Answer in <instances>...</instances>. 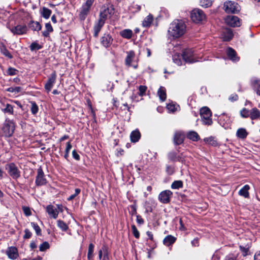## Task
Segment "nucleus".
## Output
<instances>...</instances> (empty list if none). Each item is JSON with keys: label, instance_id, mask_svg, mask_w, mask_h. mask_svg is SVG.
<instances>
[{"label": "nucleus", "instance_id": "nucleus-13", "mask_svg": "<svg viewBox=\"0 0 260 260\" xmlns=\"http://www.w3.org/2000/svg\"><path fill=\"white\" fill-rule=\"evenodd\" d=\"M11 31L16 35H22L26 34L27 27L25 25H17L10 29Z\"/></svg>", "mask_w": 260, "mask_h": 260}, {"label": "nucleus", "instance_id": "nucleus-45", "mask_svg": "<svg viewBox=\"0 0 260 260\" xmlns=\"http://www.w3.org/2000/svg\"><path fill=\"white\" fill-rule=\"evenodd\" d=\"M222 120L225 121V123L228 124V123L230 121V118L229 116L225 115L224 114H222L219 116V121L220 122V124H223V126H225V123H222Z\"/></svg>", "mask_w": 260, "mask_h": 260}, {"label": "nucleus", "instance_id": "nucleus-2", "mask_svg": "<svg viewBox=\"0 0 260 260\" xmlns=\"http://www.w3.org/2000/svg\"><path fill=\"white\" fill-rule=\"evenodd\" d=\"M200 114L204 124L210 125L212 124L213 122L211 118L212 113L209 108L207 107L202 108L200 110Z\"/></svg>", "mask_w": 260, "mask_h": 260}, {"label": "nucleus", "instance_id": "nucleus-21", "mask_svg": "<svg viewBox=\"0 0 260 260\" xmlns=\"http://www.w3.org/2000/svg\"><path fill=\"white\" fill-rule=\"evenodd\" d=\"M127 56L125 59V63L128 66L130 67L132 66V62L135 56V52L133 50L128 51L126 52Z\"/></svg>", "mask_w": 260, "mask_h": 260}, {"label": "nucleus", "instance_id": "nucleus-56", "mask_svg": "<svg viewBox=\"0 0 260 260\" xmlns=\"http://www.w3.org/2000/svg\"><path fill=\"white\" fill-rule=\"evenodd\" d=\"M24 235L23 236L24 239H29L32 235L31 232L27 229L24 230Z\"/></svg>", "mask_w": 260, "mask_h": 260}, {"label": "nucleus", "instance_id": "nucleus-25", "mask_svg": "<svg viewBox=\"0 0 260 260\" xmlns=\"http://www.w3.org/2000/svg\"><path fill=\"white\" fill-rule=\"evenodd\" d=\"M176 240V238L171 235L167 236L163 240V243L166 246H170L174 244Z\"/></svg>", "mask_w": 260, "mask_h": 260}, {"label": "nucleus", "instance_id": "nucleus-55", "mask_svg": "<svg viewBox=\"0 0 260 260\" xmlns=\"http://www.w3.org/2000/svg\"><path fill=\"white\" fill-rule=\"evenodd\" d=\"M240 249L242 252V254L244 256H245L248 255V253L249 251L248 247H245L242 246H239Z\"/></svg>", "mask_w": 260, "mask_h": 260}, {"label": "nucleus", "instance_id": "nucleus-37", "mask_svg": "<svg viewBox=\"0 0 260 260\" xmlns=\"http://www.w3.org/2000/svg\"><path fill=\"white\" fill-rule=\"evenodd\" d=\"M0 50L1 53L5 55L6 57H7L10 59L13 58V56L11 54L10 52L8 51V50L7 49V48L4 45L2 44L0 46Z\"/></svg>", "mask_w": 260, "mask_h": 260}, {"label": "nucleus", "instance_id": "nucleus-47", "mask_svg": "<svg viewBox=\"0 0 260 260\" xmlns=\"http://www.w3.org/2000/svg\"><path fill=\"white\" fill-rule=\"evenodd\" d=\"M212 1L211 0H200V5L205 8H208L212 5Z\"/></svg>", "mask_w": 260, "mask_h": 260}, {"label": "nucleus", "instance_id": "nucleus-43", "mask_svg": "<svg viewBox=\"0 0 260 260\" xmlns=\"http://www.w3.org/2000/svg\"><path fill=\"white\" fill-rule=\"evenodd\" d=\"M30 111L33 115H36L38 112V106L35 102H31Z\"/></svg>", "mask_w": 260, "mask_h": 260}, {"label": "nucleus", "instance_id": "nucleus-27", "mask_svg": "<svg viewBox=\"0 0 260 260\" xmlns=\"http://www.w3.org/2000/svg\"><path fill=\"white\" fill-rule=\"evenodd\" d=\"M141 138V134L138 129L132 132L130 135L131 140L133 143L137 142Z\"/></svg>", "mask_w": 260, "mask_h": 260}, {"label": "nucleus", "instance_id": "nucleus-8", "mask_svg": "<svg viewBox=\"0 0 260 260\" xmlns=\"http://www.w3.org/2000/svg\"><path fill=\"white\" fill-rule=\"evenodd\" d=\"M114 13V9L113 7H105L102 8L100 14V19L105 21L107 19L111 18Z\"/></svg>", "mask_w": 260, "mask_h": 260}, {"label": "nucleus", "instance_id": "nucleus-39", "mask_svg": "<svg viewBox=\"0 0 260 260\" xmlns=\"http://www.w3.org/2000/svg\"><path fill=\"white\" fill-rule=\"evenodd\" d=\"M183 187V182L181 180H177L174 181L172 185L171 188L172 189H179L180 188H182Z\"/></svg>", "mask_w": 260, "mask_h": 260}, {"label": "nucleus", "instance_id": "nucleus-20", "mask_svg": "<svg viewBox=\"0 0 260 260\" xmlns=\"http://www.w3.org/2000/svg\"><path fill=\"white\" fill-rule=\"evenodd\" d=\"M55 81V75L54 74H51V76L48 78V80L45 85L46 90L49 92L53 85Z\"/></svg>", "mask_w": 260, "mask_h": 260}, {"label": "nucleus", "instance_id": "nucleus-17", "mask_svg": "<svg viewBox=\"0 0 260 260\" xmlns=\"http://www.w3.org/2000/svg\"><path fill=\"white\" fill-rule=\"evenodd\" d=\"M226 54L228 57L233 61L237 62L239 60V57L237 56L236 52L231 47H229L227 49Z\"/></svg>", "mask_w": 260, "mask_h": 260}, {"label": "nucleus", "instance_id": "nucleus-29", "mask_svg": "<svg viewBox=\"0 0 260 260\" xmlns=\"http://www.w3.org/2000/svg\"><path fill=\"white\" fill-rule=\"evenodd\" d=\"M250 189V186L246 184L239 191V194L245 198H248L249 197V190Z\"/></svg>", "mask_w": 260, "mask_h": 260}, {"label": "nucleus", "instance_id": "nucleus-41", "mask_svg": "<svg viewBox=\"0 0 260 260\" xmlns=\"http://www.w3.org/2000/svg\"><path fill=\"white\" fill-rule=\"evenodd\" d=\"M250 111L244 108L240 111V115L242 117L246 118L250 117Z\"/></svg>", "mask_w": 260, "mask_h": 260}, {"label": "nucleus", "instance_id": "nucleus-6", "mask_svg": "<svg viewBox=\"0 0 260 260\" xmlns=\"http://www.w3.org/2000/svg\"><path fill=\"white\" fill-rule=\"evenodd\" d=\"M94 1V0H86V2L82 5L79 14V17L81 20H84L86 18Z\"/></svg>", "mask_w": 260, "mask_h": 260}, {"label": "nucleus", "instance_id": "nucleus-12", "mask_svg": "<svg viewBox=\"0 0 260 260\" xmlns=\"http://www.w3.org/2000/svg\"><path fill=\"white\" fill-rule=\"evenodd\" d=\"M172 194V191L169 190L162 191L158 196V200L163 204H167L170 202Z\"/></svg>", "mask_w": 260, "mask_h": 260}, {"label": "nucleus", "instance_id": "nucleus-4", "mask_svg": "<svg viewBox=\"0 0 260 260\" xmlns=\"http://www.w3.org/2000/svg\"><path fill=\"white\" fill-rule=\"evenodd\" d=\"M15 127V123L13 120H6L2 128L4 135L6 137H11L14 132Z\"/></svg>", "mask_w": 260, "mask_h": 260}, {"label": "nucleus", "instance_id": "nucleus-5", "mask_svg": "<svg viewBox=\"0 0 260 260\" xmlns=\"http://www.w3.org/2000/svg\"><path fill=\"white\" fill-rule=\"evenodd\" d=\"M224 11L227 13L235 14L240 11V6L238 3L233 1H228L224 4Z\"/></svg>", "mask_w": 260, "mask_h": 260}, {"label": "nucleus", "instance_id": "nucleus-18", "mask_svg": "<svg viewBox=\"0 0 260 260\" xmlns=\"http://www.w3.org/2000/svg\"><path fill=\"white\" fill-rule=\"evenodd\" d=\"M8 256L12 259H15L18 256L17 249L15 247H9L6 251Z\"/></svg>", "mask_w": 260, "mask_h": 260}, {"label": "nucleus", "instance_id": "nucleus-40", "mask_svg": "<svg viewBox=\"0 0 260 260\" xmlns=\"http://www.w3.org/2000/svg\"><path fill=\"white\" fill-rule=\"evenodd\" d=\"M42 16L46 18V19H48L51 14V11L48 8H45V7H44L42 9Z\"/></svg>", "mask_w": 260, "mask_h": 260}, {"label": "nucleus", "instance_id": "nucleus-34", "mask_svg": "<svg viewBox=\"0 0 260 260\" xmlns=\"http://www.w3.org/2000/svg\"><path fill=\"white\" fill-rule=\"evenodd\" d=\"M157 95H158L159 99L164 102L166 99V89L162 86H160L157 91Z\"/></svg>", "mask_w": 260, "mask_h": 260}, {"label": "nucleus", "instance_id": "nucleus-44", "mask_svg": "<svg viewBox=\"0 0 260 260\" xmlns=\"http://www.w3.org/2000/svg\"><path fill=\"white\" fill-rule=\"evenodd\" d=\"M30 49L31 51L38 50L42 48V46L39 44L38 43L35 42L31 44L29 46Z\"/></svg>", "mask_w": 260, "mask_h": 260}, {"label": "nucleus", "instance_id": "nucleus-9", "mask_svg": "<svg viewBox=\"0 0 260 260\" xmlns=\"http://www.w3.org/2000/svg\"><path fill=\"white\" fill-rule=\"evenodd\" d=\"M181 56L186 62L193 63L197 61L194 57V52L192 49H185L183 51Z\"/></svg>", "mask_w": 260, "mask_h": 260}, {"label": "nucleus", "instance_id": "nucleus-35", "mask_svg": "<svg viewBox=\"0 0 260 260\" xmlns=\"http://www.w3.org/2000/svg\"><path fill=\"white\" fill-rule=\"evenodd\" d=\"M204 141L206 144L213 146H216L218 145L217 141L215 140V138L212 136L204 138Z\"/></svg>", "mask_w": 260, "mask_h": 260}, {"label": "nucleus", "instance_id": "nucleus-42", "mask_svg": "<svg viewBox=\"0 0 260 260\" xmlns=\"http://www.w3.org/2000/svg\"><path fill=\"white\" fill-rule=\"evenodd\" d=\"M173 60L174 63L177 64L178 66L182 64V60L181 56L178 54H176L173 56Z\"/></svg>", "mask_w": 260, "mask_h": 260}, {"label": "nucleus", "instance_id": "nucleus-54", "mask_svg": "<svg viewBox=\"0 0 260 260\" xmlns=\"http://www.w3.org/2000/svg\"><path fill=\"white\" fill-rule=\"evenodd\" d=\"M22 210L24 212V214L26 216H29L31 215V210H30V209L29 208V207H26V206H23V207H22Z\"/></svg>", "mask_w": 260, "mask_h": 260}, {"label": "nucleus", "instance_id": "nucleus-58", "mask_svg": "<svg viewBox=\"0 0 260 260\" xmlns=\"http://www.w3.org/2000/svg\"><path fill=\"white\" fill-rule=\"evenodd\" d=\"M147 89V87L144 85H140L139 87V90L140 91V95H142L146 92Z\"/></svg>", "mask_w": 260, "mask_h": 260}, {"label": "nucleus", "instance_id": "nucleus-1", "mask_svg": "<svg viewBox=\"0 0 260 260\" xmlns=\"http://www.w3.org/2000/svg\"><path fill=\"white\" fill-rule=\"evenodd\" d=\"M186 28V25L183 21L175 20L171 24L168 32L173 37L178 38L184 34Z\"/></svg>", "mask_w": 260, "mask_h": 260}, {"label": "nucleus", "instance_id": "nucleus-64", "mask_svg": "<svg viewBox=\"0 0 260 260\" xmlns=\"http://www.w3.org/2000/svg\"><path fill=\"white\" fill-rule=\"evenodd\" d=\"M254 259V260H260V251L255 254Z\"/></svg>", "mask_w": 260, "mask_h": 260}, {"label": "nucleus", "instance_id": "nucleus-3", "mask_svg": "<svg viewBox=\"0 0 260 260\" xmlns=\"http://www.w3.org/2000/svg\"><path fill=\"white\" fill-rule=\"evenodd\" d=\"M5 169L7 170L8 174L13 179H17L20 177L21 172L14 162L6 164Z\"/></svg>", "mask_w": 260, "mask_h": 260}, {"label": "nucleus", "instance_id": "nucleus-51", "mask_svg": "<svg viewBox=\"0 0 260 260\" xmlns=\"http://www.w3.org/2000/svg\"><path fill=\"white\" fill-rule=\"evenodd\" d=\"M22 90V88L21 87H11L6 89V90L8 92H15V93H18L20 92Z\"/></svg>", "mask_w": 260, "mask_h": 260}, {"label": "nucleus", "instance_id": "nucleus-19", "mask_svg": "<svg viewBox=\"0 0 260 260\" xmlns=\"http://www.w3.org/2000/svg\"><path fill=\"white\" fill-rule=\"evenodd\" d=\"M46 211L49 215L54 218H56L57 217L58 212L56 208L52 205H49L46 207Z\"/></svg>", "mask_w": 260, "mask_h": 260}, {"label": "nucleus", "instance_id": "nucleus-59", "mask_svg": "<svg viewBox=\"0 0 260 260\" xmlns=\"http://www.w3.org/2000/svg\"><path fill=\"white\" fill-rule=\"evenodd\" d=\"M229 100L231 102H235L238 100V96L237 94H232L229 98Z\"/></svg>", "mask_w": 260, "mask_h": 260}, {"label": "nucleus", "instance_id": "nucleus-57", "mask_svg": "<svg viewBox=\"0 0 260 260\" xmlns=\"http://www.w3.org/2000/svg\"><path fill=\"white\" fill-rule=\"evenodd\" d=\"M80 192V189L79 188H76L75 191V193L73 194L70 196L68 198V200L71 201L74 199L76 196H77Z\"/></svg>", "mask_w": 260, "mask_h": 260}, {"label": "nucleus", "instance_id": "nucleus-61", "mask_svg": "<svg viewBox=\"0 0 260 260\" xmlns=\"http://www.w3.org/2000/svg\"><path fill=\"white\" fill-rule=\"evenodd\" d=\"M136 217H137V219H136V220H137V222L139 224H143L144 222V221L143 220V219L142 218V217L139 215H137L136 216Z\"/></svg>", "mask_w": 260, "mask_h": 260}, {"label": "nucleus", "instance_id": "nucleus-38", "mask_svg": "<svg viewBox=\"0 0 260 260\" xmlns=\"http://www.w3.org/2000/svg\"><path fill=\"white\" fill-rule=\"evenodd\" d=\"M94 245L92 243H90L88 246L87 252L88 260H92L93 257Z\"/></svg>", "mask_w": 260, "mask_h": 260}, {"label": "nucleus", "instance_id": "nucleus-24", "mask_svg": "<svg viewBox=\"0 0 260 260\" xmlns=\"http://www.w3.org/2000/svg\"><path fill=\"white\" fill-rule=\"evenodd\" d=\"M168 158L173 161H183V159L175 151H171L168 154Z\"/></svg>", "mask_w": 260, "mask_h": 260}, {"label": "nucleus", "instance_id": "nucleus-46", "mask_svg": "<svg viewBox=\"0 0 260 260\" xmlns=\"http://www.w3.org/2000/svg\"><path fill=\"white\" fill-rule=\"evenodd\" d=\"M5 113H8L10 114H13V107L9 104H7L6 107L2 110Z\"/></svg>", "mask_w": 260, "mask_h": 260}, {"label": "nucleus", "instance_id": "nucleus-49", "mask_svg": "<svg viewBox=\"0 0 260 260\" xmlns=\"http://www.w3.org/2000/svg\"><path fill=\"white\" fill-rule=\"evenodd\" d=\"M31 225L35 230L37 235L38 236L41 235V230L37 223L31 222Z\"/></svg>", "mask_w": 260, "mask_h": 260}, {"label": "nucleus", "instance_id": "nucleus-50", "mask_svg": "<svg viewBox=\"0 0 260 260\" xmlns=\"http://www.w3.org/2000/svg\"><path fill=\"white\" fill-rule=\"evenodd\" d=\"M49 244L47 242H44L39 247V250L41 251H44L49 248Z\"/></svg>", "mask_w": 260, "mask_h": 260}, {"label": "nucleus", "instance_id": "nucleus-31", "mask_svg": "<svg viewBox=\"0 0 260 260\" xmlns=\"http://www.w3.org/2000/svg\"><path fill=\"white\" fill-rule=\"evenodd\" d=\"M248 132L246 131V129L244 128L238 129L236 132L237 137L241 139H245L248 136Z\"/></svg>", "mask_w": 260, "mask_h": 260}, {"label": "nucleus", "instance_id": "nucleus-16", "mask_svg": "<svg viewBox=\"0 0 260 260\" xmlns=\"http://www.w3.org/2000/svg\"><path fill=\"white\" fill-rule=\"evenodd\" d=\"M105 23V22L104 21L100 19H99L98 20L95 22L93 27L94 37H97L98 36L99 32L101 31Z\"/></svg>", "mask_w": 260, "mask_h": 260}, {"label": "nucleus", "instance_id": "nucleus-22", "mask_svg": "<svg viewBox=\"0 0 260 260\" xmlns=\"http://www.w3.org/2000/svg\"><path fill=\"white\" fill-rule=\"evenodd\" d=\"M109 251L108 246L104 244H103L101 248L99 251V258L101 259L103 256H109Z\"/></svg>", "mask_w": 260, "mask_h": 260}, {"label": "nucleus", "instance_id": "nucleus-53", "mask_svg": "<svg viewBox=\"0 0 260 260\" xmlns=\"http://www.w3.org/2000/svg\"><path fill=\"white\" fill-rule=\"evenodd\" d=\"M132 230L135 237L138 239L140 237V233L136 226L134 224L132 225Z\"/></svg>", "mask_w": 260, "mask_h": 260}, {"label": "nucleus", "instance_id": "nucleus-7", "mask_svg": "<svg viewBox=\"0 0 260 260\" xmlns=\"http://www.w3.org/2000/svg\"><path fill=\"white\" fill-rule=\"evenodd\" d=\"M190 17L191 20L196 23H199L205 19V15L203 11L198 9L192 11Z\"/></svg>", "mask_w": 260, "mask_h": 260}, {"label": "nucleus", "instance_id": "nucleus-15", "mask_svg": "<svg viewBox=\"0 0 260 260\" xmlns=\"http://www.w3.org/2000/svg\"><path fill=\"white\" fill-rule=\"evenodd\" d=\"M184 140V135L180 131L176 132L174 135V143L175 145H180L183 143Z\"/></svg>", "mask_w": 260, "mask_h": 260}, {"label": "nucleus", "instance_id": "nucleus-10", "mask_svg": "<svg viewBox=\"0 0 260 260\" xmlns=\"http://www.w3.org/2000/svg\"><path fill=\"white\" fill-rule=\"evenodd\" d=\"M226 24L231 27H239L241 25V20L236 16L229 15L224 18Z\"/></svg>", "mask_w": 260, "mask_h": 260}, {"label": "nucleus", "instance_id": "nucleus-32", "mask_svg": "<svg viewBox=\"0 0 260 260\" xmlns=\"http://www.w3.org/2000/svg\"><path fill=\"white\" fill-rule=\"evenodd\" d=\"M29 28L34 31H39L41 29V25L37 21H31L28 24Z\"/></svg>", "mask_w": 260, "mask_h": 260}, {"label": "nucleus", "instance_id": "nucleus-52", "mask_svg": "<svg viewBox=\"0 0 260 260\" xmlns=\"http://www.w3.org/2000/svg\"><path fill=\"white\" fill-rule=\"evenodd\" d=\"M237 254L230 253L225 256L224 260H237Z\"/></svg>", "mask_w": 260, "mask_h": 260}, {"label": "nucleus", "instance_id": "nucleus-23", "mask_svg": "<svg viewBox=\"0 0 260 260\" xmlns=\"http://www.w3.org/2000/svg\"><path fill=\"white\" fill-rule=\"evenodd\" d=\"M233 37V31L231 29H225L222 34V38L224 41H229Z\"/></svg>", "mask_w": 260, "mask_h": 260}, {"label": "nucleus", "instance_id": "nucleus-26", "mask_svg": "<svg viewBox=\"0 0 260 260\" xmlns=\"http://www.w3.org/2000/svg\"><path fill=\"white\" fill-rule=\"evenodd\" d=\"M251 85L256 94L260 95V80L254 79L251 80Z\"/></svg>", "mask_w": 260, "mask_h": 260}, {"label": "nucleus", "instance_id": "nucleus-62", "mask_svg": "<svg viewBox=\"0 0 260 260\" xmlns=\"http://www.w3.org/2000/svg\"><path fill=\"white\" fill-rule=\"evenodd\" d=\"M72 155H73V157H74V158H75L76 160H79L80 159V156L77 153V152L75 150H74L72 151Z\"/></svg>", "mask_w": 260, "mask_h": 260}, {"label": "nucleus", "instance_id": "nucleus-36", "mask_svg": "<svg viewBox=\"0 0 260 260\" xmlns=\"http://www.w3.org/2000/svg\"><path fill=\"white\" fill-rule=\"evenodd\" d=\"M153 18L152 15L149 14L143 20L142 22V25L144 27H149L153 21Z\"/></svg>", "mask_w": 260, "mask_h": 260}, {"label": "nucleus", "instance_id": "nucleus-14", "mask_svg": "<svg viewBox=\"0 0 260 260\" xmlns=\"http://www.w3.org/2000/svg\"><path fill=\"white\" fill-rule=\"evenodd\" d=\"M113 40V38L110 35L105 34L101 39V42L103 46L108 48L112 44Z\"/></svg>", "mask_w": 260, "mask_h": 260}, {"label": "nucleus", "instance_id": "nucleus-33", "mask_svg": "<svg viewBox=\"0 0 260 260\" xmlns=\"http://www.w3.org/2000/svg\"><path fill=\"white\" fill-rule=\"evenodd\" d=\"M120 36L125 39H129L133 35V31L130 29H125L120 32Z\"/></svg>", "mask_w": 260, "mask_h": 260}, {"label": "nucleus", "instance_id": "nucleus-30", "mask_svg": "<svg viewBox=\"0 0 260 260\" xmlns=\"http://www.w3.org/2000/svg\"><path fill=\"white\" fill-rule=\"evenodd\" d=\"M260 117V111L256 108H253L250 110V118L251 120H256Z\"/></svg>", "mask_w": 260, "mask_h": 260}, {"label": "nucleus", "instance_id": "nucleus-28", "mask_svg": "<svg viewBox=\"0 0 260 260\" xmlns=\"http://www.w3.org/2000/svg\"><path fill=\"white\" fill-rule=\"evenodd\" d=\"M186 137L188 139L194 142L198 141L200 139L198 134L196 132L193 131L188 132L186 134Z\"/></svg>", "mask_w": 260, "mask_h": 260}, {"label": "nucleus", "instance_id": "nucleus-48", "mask_svg": "<svg viewBox=\"0 0 260 260\" xmlns=\"http://www.w3.org/2000/svg\"><path fill=\"white\" fill-rule=\"evenodd\" d=\"M18 73V71L12 67H9L7 71V74L9 76H14L17 75Z\"/></svg>", "mask_w": 260, "mask_h": 260}, {"label": "nucleus", "instance_id": "nucleus-60", "mask_svg": "<svg viewBox=\"0 0 260 260\" xmlns=\"http://www.w3.org/2000/svg\"><path fill=\"white\" fill-rule=\"evenodd\" d=\"M57 225L61 229H62L63 231H65V223H64L63 221H61V220H58L57 221Z\"/></svg>", "mask_w": 260, "mask_h": 260}, {"label": "nucleus", "instance_id": "nucleus-63", "mask_svg": "<svg viewBox=\"0 0 260 260\" xmlns=\"http://www.w3.org/2000/svg\"><path fill=\"white\" fill-rule=\"evenodd\" d=\"M45 28H46V30L49 31L50 32L53 31V28H52L51 25L50 24V23H47L46 24Z\"/></svg>", "mask_w": 260, "mask_h": 260}, {"label": "nucleus", "instance_id": "nucleus-11", "mask_svg": "<svg viewBox=\"0 0 260 260\" xmlns=\"http://www.w3.org/2000/svg\"><path fill=\"white\" fill-rule=\"evenodd\" d=\"M35 183L37 186H42L47 183L44 173L41 166L37 170V175L36 176Z\"/></svg>", "mask_w": 260, "mask_h": 260}]
</instances>
